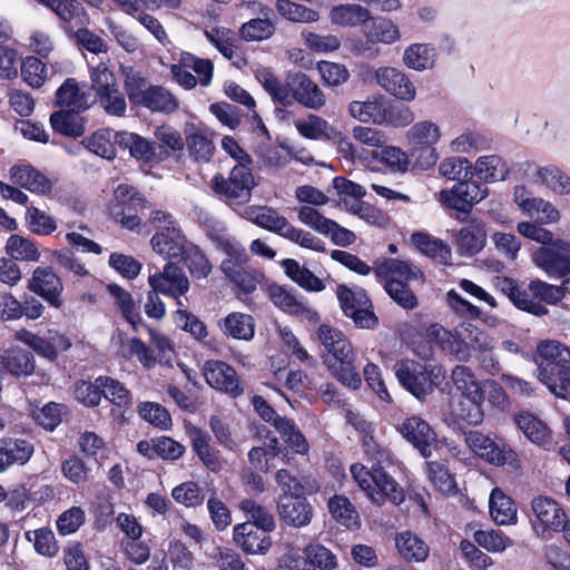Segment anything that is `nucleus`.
<instances>
[{"label":"nucleus","mask_w":570,"mask_h":570,"mask_svg":"<svg viewBox=\"0 0 570 570\" xmlns=\"http://www.w3.org/2000/svg\"><path fill=\"white\" fill-rule=\"evenodd\" d=\"M363 450L372 464L371 468L362 463L351 465L350 471L357 485L379 505L387 500L397 505L404 502L403 488L385 471L393 464L391 450L377 443L372 435L364 438Z\"/></svg>","instance_id":"obj_1"},{"label":"nucleus","mask_w":570,"mask_h":570,"mask_svg":"<svg viewBox=\"0 0 570 570\" xmlns=\"http://www.w3.org/2000/svg\"><path fill=\"white\" fill-rule=\"evenodd\" d=\"M316 335L324 346L323 363L331 375L342 385L351 390H358L362 385V377L355 366L356 353L347 336L328 324H321Z\"/></svg>","instance_id":"obj_2"},{"label":"nucleus","mask_w":570,"mask_h":570,"mask_svg":"<svg viewBox=\"0 0 570 570\" xmlns=\"http://www.w3.org/2000/svg\"><path fill=\"white\" fill-rule=\"evenodd\" d=\"M259 81L272 99L284 107L296 101L306 108L320 110L326 102L317 83L302 71L287 72L285 81L282 82L272 71L264 70Z\"/></svg>","instance_id":"obj_3"},{"label":"nucleus","mask_w":570,"mask_h":570,"mask_svg":"<svg viewBox=\"0 0 570 570\" xmlns=\"http://www.w3.org/2000/svg\"><path fill=\"white\" fill-rule=\"evenodd\" d=\"M538 380L559 399L570 400V346L541 341L535 356Z\"/></svg>","instance_id":"obj_4"},{"label":"nucleus","mask_w":570,"mask_h":570,"mask_svg":"<svg viewBox=\"0 0 570 570\" xmlns=\"http://www.w3.org/2000/svg\"><path fill=\"white\" fill-rule=\"evenodd\" d=\"M125 90L132 106L145 108L151 112L170 115L179 108V101L175 95L163 86L150 85L140 75L128 77L125 80Z\"/></svg>","instance_id":"obj_5"},{"label":"nucleus","mask_w":570,"mask_h":570,"mask_svg":"<svg viewBox=\"0 0 570 570\" xmlns=\"http://www.w3.org/2000/svg\"><path fill=\"white\" fill-rule=\"evenodd\" d=\"M257 183L250 165L237 163L229 171L228 177L216 173L209 183L215 196L227 203L243 205L250 200L252 191Z\"/></svg>","instance_id":"obj_6"},{"label":"nucleus","mask_w":570,"mask_h":570,"mask_svg":"<svg viewBox=\"0 0 570 570\" xmlns=\"http://www.w3.org/2000/svg\"><path fill=\"white\" fill-rule=\"evenodd\" d=\"M489 195L488 187L474 178H466L455 183L451 188L439 193V202L446 209H453L454 218L468 223L474 205Z\"/></svg>","instance_id":"obj_7"},{"label":"nucleus","mask_w":570,"mask_h":570,"mask_svg":"<svg viewBox=\"0 0 570 570\" xmlns=\"http://www.w3.org/2000/svg\"><path fill=\"white\" fill-rule=\"evenodd\" d=\"M465 442L481 459L495 466H507L511 470L521 468L518 453L503 439L485 435L480 431L465 433Z\"/></svg>","instance_id":"obj_8"},{"label":"nucleus","mask_w":570,"mask_h":570,"mask_svg":"<svg viewBox=\"0 0 570 570\" xmlns=\"http://www.w3.org/2000/svg\"><path fill=\"white\" fill-rule=\"evenodd\" d=\"M395 376L400 385L419 401L433 393L438 385L434 370L414 360H400L394 365Z\"/></svg>","instance_id":"obj_9"},{"label":"nucleus","mask_w":570,"mask_h":570,"mask_svg":"<svg viewBox=\"0 0 570 570\" xmlns=\"http://www.w3.org/2000/svg\"><path fill=\"white\" fill-rule=\"evenodd\" d=\"M392 421L395 431L424 459L432 455V448L436 443L438 435L425 419L419 414L393 415Z\"/></svg>","instance_id":"obj_10"},{"label":"nucleus","mask_w":570,"mask_h":570,"mask_svg":"<svg viewBox=\"0 0 570 570\" xmlns=\"http://www.w3.org/2000/svg\"><path fill=\"white\" fill-rule=\"evenodd\" d=\"M115 144L121 150H127L140 166L148 168H154L170 157V153L164 146L136 132H116Z\"/></svg>","instance_id":"obj_11"},{"label":"nucleus","mask_w":570,"mask_h":570,"mask_svg":"<svg viewBox=\"0 0 570 570\" xmlns=\"http://www.w3.org/2000/svg\"><path fill=\"white\" fill-rule=\"evenodd\" d=\"M336 296L343 314L352 318L356 327L374 328L379 325V318L365 289L353 291L347 285L340 284L336 287Z\"/></svg>","instance_id":"obj_12"},{"label":"nucleus","mask_w":570,"mask_h":570,"mask_svg":"<svg viewBox=\"0 0 570 570\" xmlns=\"http://www.w3.org/2000/svg\"><path fill=\"white\" fill-rule=\"evenodd\" d=\"M14 338L29 346L38 356L51 363L56 362L60 354L72 346L68 335L53 328H49L42 334L21 328L14 333Z\"/></svg>","instance_id":"obj_13"},{"label":"nucleus","mask_w":570,"mask_h":570,"mask_svg":"<svg viewBox=\"0 0 570 570\" xmlns=\"http://www.w3.org/2000/svg\"><path fill=\"white\" fill-rule=\"evenodd\" d=\"M531 509L533 512L532 529L541 539L548 540L558 529H562L561 522L567 517V512L554 499L538 495L532 499Z\"/></svg>","instance_id":"obj_14"},{"label":"nucleus","mask_w":570,"mask_h":570,"mask_svg":"<svg viewBox=\"0 0 570 570\" xmlns=\"http://www.w3.org/2000/svg\"><path fill=\"white\" fill-rule=\"evenodd\" d=\"M532 259L550 277H566L570 274V243L556 239L548 246L539 247Z\"/></svg>","instance_id":"obj_15"},{"label":"nucleus","mask_w":570,"mask_h":570,"mask_svg":"<svg viewBox=\"0 0 570 570\" xmlns=\"http://www.w3.org/2000/svg\"><path fill=\"white\" fill-rule=\"evenodd\" d=\"M148 284L155 292L175 298L178 305H181L180 297L186 295L190 288L187 275L174 261L167 262L163 271L150 274Z\"/></svg>","instance_id":"obj_16"},{"label":"nucleus","mask_w":570,"mask_h":570,"mask_svg":"<svg viewBox=\"0 0 570 570\" xmlns=\"http://www.w3.org/2000/svg\"><path fill=\"white\" fill-rule=\"evenodd\" d=\"M203 375L206 383L233 399L244 393V386L236 370L220 360H207L203 365Z\"/></svg>","instance_id":"obj_17"},{"label":"nucleus","mask_w":570,"mask_h":570,"mask_svg":"<svg viewBox=\"0 0 570 570\" xmlns=\"http://www.w3.org/2000/svg\"><path fill=\"white\" fill-rule=\"evenodd\" d=\"M367 26L366 40H358L354 43L355 53L363 55L368 58L379 55L376 43H393L400 39V30L397 26L390 19L377 17L370 19Z\"/></svg>","instance_id":"obj_18"},{"label":"nucleus","mask_w":570,"mask_h":570,"mask_svg":"<svg viewBox=\"0 0 570 570\" xmlns=\"http://www.w3.org/2000/svg\"><path fill=\"white\" fill-rule=\"evenodd\" d=\"M495 287L508 296L511 303L522 312L534 316H544L549 313V309L543 304H540V302H537L538 298H534L531 282L524 286L511 277L499 276L495 278Z\"/></svg>","instance_id":"obj_19"},{"label":"nucleus","mask_w":570,"mask_h":570,"mask_svg":"<svg viewBox=\"0 0 570 570\" xmlns=\"http://www.w3.org/2000/svg\"><path fill=\"white\" fill-rule=\"evenodd\" d=\"M27 288L43 298L51 307L60 308L63 305L62 281L50 266L36 267L28 279Z\"/></svg>","instance_id":"obj_20"},{"label":"nucleus","mask_w":570,"mask_h":570,"mask_svg":"<svg viewBox=\"0 0 570 570\" xmlns=\"http://www.w3.org/2000/svg\"><path fill=\"white\" fill-rule=\"evenodd\" d=\"M439 138V127L428 120L415 124L407 131V139L412 145V155H414L416 150H420L421 154L417 156V160L420 161L422 154H426L425 161L421 163L422 166L430 167L436 163L438 157L433 145L438 142Z\"/></svg>","instance_id":"obj_21"},{"label":"nucleus","mask_w":570,"mask_h":570,"mask_svg":"<svg viewBox=\"0 0 570 570\" xmlns=\"http://www.w3.org/2000/svg\"><path fill=\"white\" fill-rule=\"evenodd\" d=\"M279 519L287 525L302 528L309 524L313 518V508L304 492L294 495H281L277 502Z\"/></svg>","instance_id":"obj_22"},{"label":"nucleus","mask_w":570,"mask_h":570,"mask_svg":"<svg viewBox=\"0 0 570 570\" xmlns=\"http://www.w3.org/2000/svg\"><path fill=\"white\" fill-rule=\"evenodd\" d=\"M269 531L242 522L234 525L233 540L246 554H266L273 541Z\"/></svg>","instance_id":"obj_23"},{"label":"nucleus","mask_w":570,"mask_h":570,"mask_svg":"<svg viewBox=\"0 0 570 570\" xmlns=\"http://www.w3.org/2000/svg\"><path fill=\"white\" fill-rule=\"evenodd\" d=\"M184 136L189 157L197 163H207L215 153V145L208 128L194 122H186Z\"/></svg>","instance_id":"obj_24"},{"label":"nucleus","mask_w":570,"mask_h":570,"mask_svg":"<svg viewBox=\"0 0 570 570\" xmlns=\"http://www.w3.org/2000/svg\"><path fill=\"white\" fill-rule=\"evenodd\" d=\"M374 274L379 281L396 279L402 283H410L415 279H423V272L410 261L397 258H379L374 262Z\"/></svg>","instance_id":"obj_25"},{"label":"nucleus","mask_w":570,"mask_h":570,"mask_svg":"<svg viewBox=\"0 0 570 570\" xmlns=\"http://www.w3.org/2000/svg\"><path fill=\"white\" fill-rule=\"evenodd\" d=\"M98 382L101 385V397L115 406L111 410L112 416L120 423H125L127 421L125 414L132 405L131 392L124 383L108 375L98 376Z\"/></svg>","instance_id":"obj_26"},{"label":"nucleus","mask_w":570,"mask_h":570,"mask_svg":"<svg viewBox=\"0 0 570 570\" xmlns=\"http://www.w3.org/2000/svg\"><path fill=\"white\" fill-rule=\"evenodd\" d=\"M377 83L390 95L401 100L411 101L415 98V87L409 77L393 67H382L375 72Z\"/></svg>","instance_id":"obj_27"},{"label":"nucleus","mask_w":570,"mask_h":570,"mask_svg":"<svg viewBox=\"0 0 570 570\" xmlns=\"http://www.w3.org/2000/svg\"><path fill=\"white\" fill-rule=\"evenodd\" d=\"M12 184L38 195H47L52 190L50 179L29 164H16L9 169Z\"/></svg>","instance_id":"obj_28"},{"label":"nucleus","mask_w":570,"mask_h":570,"mask_svg":"<svg viewBox=\"0 0 570 570\" xmlns=\"http://www.w3.org/2000/svg\"><path fill=\"white\" fill-rule=\"evenodd\" d=\"M185 446L170 436L161 435L137 443V452L148 460L175 461L185 453Z\"/></svg>","instance_id":"obj_29"},{"label":"nucleus","mask_w":570,"mask_h":570,"mask_svg":"<svg viewBox=\"0 0 570 570\" xmlns=\"http://www.w3.org/2000/svg\"><path fill=\"white\" fill-rule=\"evenodd\" d=\"M487 243L485 225L476 219L462 227L455 235L456 252L461 256L472 257L480 253Z\"/></svg>","instance_id":"obj_30"},{"label":"nucleus","mask_w":570,"mask_h":570,"mask_svg":"<svg viewBox=\"0 0 570 570\" xmlns=\"http://www.w3.org/2000/svg\"><path fill=\"white\" fill-rule=\"evenodd\" d=\"M82 111L76 109H60L53 111L49 117L51 129L61 136L80 138L86 132V118Z\"/></svg>","instance_id":"obj_31"},{"label":"nucleus","mask_w":570,"mask_h":570,"mask_svg":"<svg viewBox=\"0 0 570 570\" xmlns=\"http://www.w3.org/2000/svg\"><path fill=\"white\" fill-rule=\"evenodd\" d=\"M150 244L157 254L169 262L181 255L187 240L178 227H170L166 232H156Z\"/></svg>","instance_id":"obj_32"},{"label":"nucleus","mask_w":570,"mask_h":570,"mask_svg":"<svg viewBox=\"0 0 570 570\" xmlns=\"http://www.w3.org/2000/svg\"><path fill=\"white\" fill-rule=\"evenodd\" d=\"M513 422L532 443L544 445L551 440V430L548 424L529 411L514 413Z\"/></svg>","instance_id":"obj_33"},{"label":"nucleus","mask_w":570,"mask_h":570,"mask_svg":"<svg viewBox=\"0 0 570 570\" xmlns=\"http://www.w3.org/2000/svg\"><path fill=\"white\" fill-rule=\"evenodd\" d=\"M483 402L484 400H478L473 396H461L451 411L453 424L458 425L460 430L481 424L484 419Z\"/></svg>","instance_id":"obj_34"},{"label":"nucleus","mask_w":570,"mask_h":570,"mask_svg":"<svg viewBox=\"0 0 570 570\" xmlns=\"http://www.w3.org/2000/svg\"><path fill=\"white\" fill-rule=\"evenodd\" d=\"M411 239L414 246L425 256L444 266L452 264V250L446 242L440 238H433L424 232L413 233Z\"/></svg>","instance_id":"obj_35"},{"label":"nucleus","mask_w":570,"mask_h":570,"mask_svg":"<svg viewBox=\"0 0 570 570\" xmlns=\"http://www.w3.org/2000/svg\"><path fill=\"white\" fill-rule=\"evenodd\" d=\"M55 105L69 107L78 111L87 110L94 101H89V94L81 91L75 78H67L55 94Z\"/></svg>","instance_id":"obj_36"},{"label":"nucleus","mask_w":570,"mask_h":570,"mask_svg":"<svg viewBox=\"0 0 570 570\" xmlns=\"http://www.w3.org/2000/svg\"><path fill=\"white\" fill-rule=\"evenodd\" d=\"M274 428L283 440V450H291L296 454H306L309 450L308 442L295 422L285 416H277L274 420Z\"/></svg>","instance_id":"obj_37"},{"label":"nucleus","mask_w":570,"mask_h":570,"mask_svg":"<svg viewBox=\"0 0 570 570\" xmlns=\"http://www.w3.org/2000/svg\"><path fill=\"white\" fill-rule=\"evenodd\" d=\"M220 331L228 337L250 341L255 334L254 318L240 312L229 313L218 322Z\"/></svg>","instance_id":"obj_38"},{"label":"nucleus","mask_w":570,"mask_h":570,"mask_svg":"<svg viewBox=\"0 0 570 570\" xmlns=\"http://www.w3.org/2000/svg\"><path fill=\"white\" fill-rule=\"evenodd\" d=\"M181 252L177 261L185 265L193 279H203L209 276L213 265L199 246L187 242Z\"/></svg>","instance_id":"obj_39"},{"label":"nucleus","mask_w":570,"mask_h":570,"mask_svg":"<svg viewBox=\"0 0 570 570\" xmlns=\"http://www.w3.org/2000/svg\"><path fill=\"white\" fill-rule=\"evenodd\" d=\"M107 292L115 298V304L120 311L122 317L131 325L135 332H138L142 324L140 307L134 301L132 295L120 285L112 283L107 285Z\"/></svg>","instance_id":"obj_40"},{"label":"nucleus","mask_w":570,"mask_h":570,"mask_svg":"<svg viewBox=\"0 0 570 570\" xmlns=\"http://www.w3.org/2000/svg\"><path fill=\"white\" fill-rule=\"evenodd\" d=\"M473 170L474 175H478L484 185L504 180L510 174L507 161L499 155L479 157L473 166Z\"/></svg>","instance_id":"obj_41"},{"label":"nucleus","mask_w":570,"mask_h":570,"mask_svg":"<svg viewBox=\"0 0 570 570\" xmlns=\"http://www.w3.org/2000/svg\"><path fill=\"white\" fill-rule=\"evenodd\" d=\"M285 275L307 292H321L325 288L323 281L305 266H301L294 258H284L281 262Z\"/></svg>","instance_id":"obj_42"},{"label":"nucleus","mask_w":570,"mask_h":570,"mask_svg":"<svg viewBox=\"0 0 570 570\" xmlns=\"http://www.w3.org/2000/svg\"><path fill=\"white\" fill-rule=\"evenodd\" d=\"M259 12L265 18H254L242 24L239 36L245 41H263L269 39L275 33V24L268 19L273 10L267 6H262Z\"/></svg>","instance_id":"obj_43"},{"label":"nucleus","mask_w":570,"mask_h":570,"mask_svg":"<svg viewBox=\"0 0 570 570\" xmlns=\"http://www.w3.org/2000/svg\"><path fill=\"white\" fill-rule=\"evenodd\" d=\"M245 264L238 265L234 261H223L220 268L225 276L235 284L239 292L244 294H252L256 291L258 276H262L257 271H247L244 268Z\"/></svg>","instance_id":"obj_44"},{"label":"nucleus","mask_w":570,"mask_h":570,"mask_svg":"<svg viewBox=\"0 0 570 570\" xmlns=\"http://www.w3.org/2000/svg\"><path fill=\"white\" fill-rule=\"evenodd\" d=\"M395 544L401 557L409 562H423L428 559L430 548L421 538L411 531L396 535Z\"/></svg>","instance_id":"obj_45"},{"label":"nucleus","mask_w":570,"mask_h":570,"mask_svg":"<svg viewBox=\"0 0 570 570\" xmlns=\"http://www.w3.org/2000/svg\"><path fill=\"white\" fill-rule=\"evenodd\" d=\"M489 509L497 524L505 525L517 521V508L513 500L499 488H494L490 494Z\"/></svg>","instance_id":"obj_46"},{"label":"nucleus","mask_w":570,"mask_h":570,"mask_svg":"<svg viewBox=\"0 0 570 570\" xmlns=\"http://www.w3.org/2000/svg\"><path fill=\"white\" fill-rule=\"evenodd\" d=\"M425 466L428 478L436 491L444 495H451L458 492L455 475L445 463L426 461Z\"/></svg>","instance_id":"obj_47"},{"label":"nucleus","mask_w":570,"mask_h":570,"mask_svg":"<svg viewBox=\"0 0 570 570\" xmlns=\"http://www.w3.org/2000/svg\"><path fill=\"white\" fill-rule=\"evenodd\" d=\"M328 510L332 517L347 529L360 528V517L356 508L348 498L335 494L328 500Z\"/></svg>","instance_id":"obj_48"},{"label":"nucleus","mask_w":570,"mask_h":570,"mask_svg":"<svg viewBox=\"0 0 570 570\" xmlns=\"http://www.w3.org/2000/svg\"><path fill=\"white\" fill-rule=\"evenodd\" d=\"M4 249L7 255L14 261L38 262L41 256L38 244L35 240L18 234L9 236Z\"/></svg>","instance_id":"obj_49"},{"label":"nucleus","mask_w":570,"mask_h":570,"mask_svg":"<svg viewBox=\"0 0 570 570\" xmlns=\"http://www.w3.org/2000/svg\"><path fill=\"white\" fill-rule=\"evenodd\" d=\"M210 435L196 429L191 438V446L203 464L210 471L217 472L220 468L218 452L210 445Z\"/></svg>","instance_id":"obj_50"},{"label":"nucleus","mask_w":570,"mask_h":570,"mask_svg":"<svg viewBox=\"0 0 570 570\" xmlns=\"http://www.w3.org/2000/svg\"><path fill=\"white\" fill-rule=\"evenodd\" d=\"M239 509L246 517V523L269 532L275 530L276 523L272 512L268 508L257 503L254 499H243L239 502Z\"/></svg>","instance_id":"obj_51"},{"label":"nucleus","mask_w":570,"mask_h":570,"mask_svg":"<svg viewBox=\"0 0 570 570\" xmlns=\"http://www.w3.org/2000/svg\"><path fill=\"white\" fill-rule=\"evenodd\" d=\"M267 293L275 306L291 315H309L312 309L304 306L295 295L288 292L284 286L278 284H271L267 287Z\"/></svg>","instance_id":"obj_52"},{"label":"nucleus","mask_w":570,"mask_h":570,"mask_svg":"<svg viewBox=\"0 0 570 570\" xmlns=\"http://www.w3.org/2000/svg\"><path fill=\"white\" fill-rule=\"evenodd\" d=\"M350 115L362 121L381 125L384 122V101L373 99L366 101H352L348 106Z\"/></svg>","instance_id":"obj_53"},{"label":"nucleus","mask_w":570,"mask_h":570,"mask_svg":"<svg viewBox=\"0 0 570 570\" xmlns=\"http://www.w3.org/2000/svg\"><path fill=\"white\" fill-rule=\"evenodd\" d=\"M333 23L341 26H357L371 19L370 10L360 4H341L330 12Z\"/></svg>","instance_id":"obj_54"},{"label":"nucleus","mask_w":570,"mask_h":570,"mask_svg":"<svg viewBox=\"0 0 570 570\" xmlns=\"http://www.w3.org/2000/svg\"><path fill=\"white\" fill-rule=\"evenodd\" d=\"M435 49L429 43H413L409 46L403 56L404 63L414 70H425L434 62Z\"/></svg>","instance_id":"obj_55"},{"label":"nucleus","mask_w":570,"mask_h":570,"mask_svg":"<svg viewBox=\"0 0 570 570\" xmlns=\"http://www.w3.org/2000/svg\"><path fill=\"white\" fill-rule=\"evenodd\" d=\"M452 380L462 396L484 400L482 384L476 381L474 373L468 366L456 365L452 371Z\"/></svg>","instance_id":"obj_56"},{"label":"nucleus","mask_w":570,"mask_h":570,"mask_svg":"<svg viewBox=\"0 0 570 570\" xmlns=\"http://www.w3.org/2000/svg\"><path fill=\"white\" fill-rule=\"evenodd\" d=\"M439 173L441 176L456 183L474 177L472 163L459 156L444 158L439 165Z\"/></svg>","instance_id":"obj_57"},{"label":"nucleus","mask_w":570,"mask_h":570,"mask_svg":"<svg viewBox=\"0 0 570 570\" xmlns=\"http://www.w3.org/2000/svg\"><path fill=\"white\" fill-rule=\"evenodd\" d=\"M90 81L91 89L96 94L95 99L110 94L114 91V89H119L116 75L104 62H100L98 66L91 68Z\"/></svg>","instance_id":"obj_58"},{"label":"nucleus","mask_w":570,"mask_h":570,"mask_svg":"<svg viewBox=\"0 0 570 570\" xmlns=\"http://www.w3.org/2000/svg\"><path fill=\"white\" fill-rule=\"evenodd\" d=\"M137 411L144 421L159 430H169L173 425L170 413L159 403L141 402Z\"/></svg>","instance_id":"obj_59"},{"label":"nucleus","mask_w":570,"mask_h":570,"mask_svg":"<svg viewBox=\"0 0 570 570\" xmlns=\"http://www.w3.org/2000/svg\"><path fill=\"white\" fill-rule=\"evenodd\" d=\"M373 160L379 161L393 171H403L407 166V156L399 147L381 145L379 149L371 151Z\"/></svg>","instance_id":"obj_60"},{"label":"nucleus","mask_w":570,"mask_h":570,"mask_svg":"<svg viewBox=\"0 0 570 570\" xmlns=\"http://www.w3.org/2000/svg\"><path fill=\"white\" fill-rule=\"evenodd\" d=\"M38 4L52 11L61 21L70 23L85 16L86 11L78 0H35Z\"/></svg>","instance_id":"obj_61"},{"label":"nucleus","mask_w":570,"mask_h":570,"mask_svg":"<svg viewBox=\"0 0 570 570\" xmlns=\"http://www.w3.org/2000/svg\"><path fill=\"white\" fill-rule=\"evenodd\" d=\"M410 283H402L396 279H386L384 289L389 296L402 308L414 309L419 301L414 292L410 288Z\"/></svg>","instance_id":"obj_62"},{"label":"nucleus","mask_w":570,"mask_h":570,"mask_svg":"<svg viewBox=\"0 0 570 570\" xmlns=\"http://www.w3.org/2000/svg\"><path fill=\"white\" fill-rule=\"evenodd\" d=\"M311 568L321 570H334L337 567L336 556L326 547L318 542H312L304 548Z\"/></svg>","instance_id":"obj_63"},{"label":"nucleus","mask_w":570,"mask_h":570,"mask_svg":"<svg viewBox=\"0 0 570 570\" xmlns=\"http://www.w3.org/2000/svg\"><path fill=\"white\" fill-rule=\"evenodd\" d=\"M26 539L33 542L36 552L41 556L51 558L58 553L59 548L55 534L47 527L27 531Z\"/></svg>","instance_id":"obj_64"}]
</instances>
